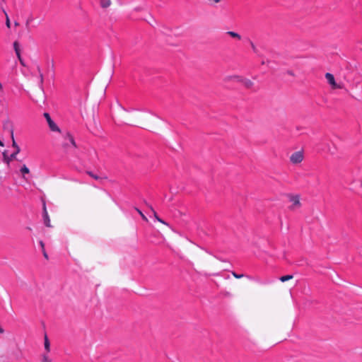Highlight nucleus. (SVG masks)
I'll list each match as a JSON object with an SVG mask.
<instances>
[{"instance_id":"1","label":"nucleus","mask_w":362,"mask_h":362,"mask_svg":"<svg viewBox=\"0 0 362 362\" xmlns=\"http://www.w3.org/2000/svg\"><path fill=\"white\" fill-rule=\"evenodd\" d=\"M11 139H12V146L13 148H15L16 151L12 154H11L10 156H8L6 151H5L3 153V160L4 163H7L8 165L10 163V162L12 160L16 159V155L21 151L20 147L18 146V144L15 141L14 136H13V132L12 129L11 130Z\"/></svg>"},{"instance_id":"2","label":"nucleus","mask_w":362,"mask_h":362,"mask_svg":"<svg viewBox=\"0 0 362 362\" xmlns=\"http://www.w3.org/2000/svg\"><path fill=\"white\" fill-rule=\"evenodd\" d=\"M325 76V78L327 79L328 83L331 86L332 89L343 88V85L338 84L336 83L333 74H332L330 73H326Z\"/></svg>"},{"instance_id":"3","label":"nucleus","mask_w":362,"mask_h":362,"mask_svg":"<svg viewBox=\"0 0 362 362\" xmlns=\"http://www.w3.org/2000/svg\"><path fill=\"white\" fill-rule=\"evenodd\" d=\"M304 158L303 151H296L290 157V161L293 164H298L303 161Z\"/></svg>"},{"instance_id":"4","label":"nucleus","mask_w":362,"mask_h":362,"mask_svg":"<svg viewBox=\"0 0 362 362\" xmlns=\"http://www.w3.org/2000/svg\"><path fill=\"white\" fill-rule=\"evenodd\" d=\"M44 117H45V119H46V120H47V122L48 123L49 127L51 131H52V132H60L59 128L55 124V122L51 119V117H50L49 113L45 112L44 113Z\"/></svg>"},{"instance_id":"5","label":"nucleus","mask_w":362,"mask_h":362,"mask_svg":"<svg viewBox=\"0 0 362 362\" xmlns=\"http://www.w3.org/2000/svg\"><path fill=\"white\" fill-rule=\"evenodd\" d=\"M289 200L293 203V204L290 207L291 210H295L296 209H298L301 206V204L300 202V197L298 195H290Z\"/></svg>"},{"instance_id":"6","label":"nucleus","mask_w":362,"mask_h":362,"mask_svg":"<svg viewBox=\"0 0 362 362\" xmlns=\"http://www.w3.org/2000/svg\"><path fill=\"white\" fill-rule=\"evenodd\" d=\"M13 48H14L15 52H16V55L18 57V59H19L21 64L23 66H25L24 62H23V59H21V50H20V47H19V43L17 41L14 42V43H13Z\"/></svg>"},{"instance_id":"7","label":"nucleus","mask_w":362,"mask_h":362,"mask_svg":"<svg viewBox=\"0 0 362 362\" xmlns=\"http://www.w3.org/2000/svg\"><path fill=\"white\" fill-rule=\"evenodd\" d=\"M242 76L238 75L227 76L223 78V81L226 83L234 81L240 83Z\"/></svg>"},{"instance_id":"8","label":"nucleus","mask_w":362,"mask_h":362,"mask_svg":"<svg viewBox=\"0 0 362 362\" xmlns=\"http://www.w3.org/2000/svg\"><path fill=\"white\" fill-rule=\"evenodd\" d=\"M43 219L45 225L47 227H51L50 220L46 209L45 204L43 205Z\"/></svg>"},{"instance_id":"9","label":"nucleus","mask_w":362,"mask_h":362,"mask_svg":"<svg viewBox=\"0 0 362 362\" xmlns=\"http://www.w3.org/2000/svg\"><path fill=\"white\" fill-rule=\"evenodd\" d=\"M240 83H241L247 88H251L254 84L251 80L243 77L241 78Z\"/></svg>"},{"instance_id":"10","label":"nucleus","mask_w":362,"mask_h":362,"mask_svg":"<svg viewBox=\"0 0 362 362\" xmlns=\"http://www.w3.org/2000/svg\"><path fill=\"white\" fill-rule=\"evenodd\" d=\"M64 138L65 139H68L74 147H77V145L74 141V137L69 132L66 133Z\"/></svg>"},{"instance_id":"11","label":"nucleus","mask_w":362,"mask_h":362,"mask_svg":"<svg viewBox=\"0 0 362 362\" xmlns=\"http://www.w3.org/2000/svg\"><path fill=\"white\" fill-rule=\"evenodd\" d=\"M100 4L102 8H106L110 6L111 1L110 0H100Z\"/></svg>"},{"instance_id":"12","label":"nucleus","mask_w":362,"mask_h":362,"mask_svg":"<svg viewBox=\"0 0 362 362\" xmlns=\"http://www.w3.org/2000/svg\"><path fill=\"white\" fill-rule=\"evenodd\" d=\"M44 345H45V349L47 351V352H49L50 351V343H49L48 337H47V336L46 334L45 336V343H44Z\"/></svg>"},{"instance_id":"13","label":"nucleus","mask_w":362,"mask_h":362,"mask_svg":"<svg viewBox=\"0 0 362 362\" xmlns=\"http://www.w3.org/2000/svg\"><path fill=\"white\" fill-rule=\"evenodd\" d=\"M227 35H230V37H233V38H235V39H238V40H240L241 39V36L237 33H235L233 31H228L226 33Z\"/></svg>"},{"instance_id":"14","label":"nucleus","mask_w":362,"mask_h":362,"mask_svg":"<svg viewBox=\"0 0 362 362\" xmlns=\"http://www.w3.org/2000/svg\"><path fill=\"white\" fill-rule=\"evenodd\" d=\"M37 70L39 74L40 85H42L43 81H44V77H43V74L41 71L40 67L39 66H37Z\"/></svg>"},{"instance_id":"15","label":"nucleus","mask_w":362,"mask_h":362,"mask_svg":"<svg viewBox=\"0 0 362 362\" xmlns=\"http://www.w3.org/2000/svg\"><path fill=\"white\" fill-rule=\"evenodd\" d=\"M21 173L23 174V178L25 179V174H28L30 173V170L29 169L26 167L25 165H23V167L21 168Z\"/></svg>"},{"instance_id":"16","label":"nucleus","mask_w":362,"mask_h":362,"mask_svg":"<svg viewBox=\"0 0 362 362\" xmlns=\"http://www.w3.org/2000/svg\"><path fill=\"white\" fill-rule=\"evenodd\" d=\"M86 173L87 175H88L89 176H90L91 177H93V179H95L96 180H98L101 179L100 177H99L97 175L94 174L92 171L87 170Z\"/></svg>"},{"instance_id":"17","label":"nucleus","mask_w":362,"mask_h":362,"mask_svg":"<svg viewBox=\"0 0 362 362\" xmlns=\"http://www.w3.org/2000/svg\"><path fill=\"white\" fill-rule=\"evenodd\" d=\"M291 279H293V275H286V276H282L281 277H280V280L282 282L288 281V280H290Z\"/></svg>"},{"instance_id":"18","label":"nucleus","mask_w":362,"mask_h":362,"mask_svg":"<svg viewBox=\"0 0 362 362\" xmlns=\"http://www.w3.org/2000/svg\"><path fill=\"white\" fill-rule=\"evenodd\" d=\"M136 211L140 214L142 219L145 221H148V218L146 217V216L137 208H135Z\"/></svg>"},{"instance_id":"19","label":"nucleus","mask_w":362,"mask_h":362,"mask_svg":"<svg viewBox=\"0 0 362 362\" xmlns=\"http://www.w3.org/2000/svg\"><path fill=\"white\" fill-rule=\"evenodd\" d=\"M42 362H51V359L48 357L47 354H44Z\"/></svg>"},{"instance_id":"20","label":"nucleus","mask_w":362,"mask_h":362,"mask_svg":"<svg viewBox=\"0 0 362 362\" xmlns=\"http://www.w3.org/2000/svg\"><path fill=\"white\" fill-rule=\"evenodd\" d=\"M232 274L235 278L240 279L244 276V274H238L235 272H232Z\"/></svg>"},{"instance_id":"21","label":"nucleus","mask_w":362,"mask_h":362,"mask_svg":"<svg viewBox=\"0 0 362 362\" xmlns=\"http://www.w3.org/2000/svg\"><path fill=\"white\" fill-rule=\"evenodd\" d=\"M5 14H6V25L8 28H10L11 27V22H10V20L8 18V16H7L6 13L4 11Z\"/></svg>"},{"instance_id":"22","label":"nucleus","mask_w":362,"mask_h":362,"mask_svg":"<svg viewBox=\"0 0 362 362\" xmlns=\"http://www.w3.org/2000/svg\"><path fill=\"white\" fill-rule=\"evenodd\" d=\"M150 209H151V211L153 213V216H154L156 220H158L159 218V217H158L157 213L155 211V210L151 206H150Z\"/></svg>"},{"instance_id":"23","label":"nucleus","mask_w":362,"mask_h":362,"mask_svg":"<svg viewBox=\"0 0 362 362\" xmlns=\"http://www.w3.org/2000/svg\"><path fill=\"white\" fill-rule=\"evenodd\" d=\"M250 45H251V47H252V50L256 52H257V48L255 47V45H254V43L252 42H250Z\"/></svg>"},{"instance_id":"24","label":"nucleus","mask_w":362,"mask_h":362,"mask_svg":"<svg viewBox=\"0 0 362 362\" xmlns=\"http://www.w3.org/2000/svg\"><path fill=\"white\" fill-rule=\"evenodd\" d=\"M42 251L43 256L45 257V259H48V255H47V252H46L45 250V249H43Z\"/></svg>"},{"instance_id":"25","label":"nucleus","mask_w":362,"mask_h":362,"mask_svg":"<svg viewBox=\"0 0 362 362\" xmlns=\"http://www.w3.org/2000/svg\"><path fill=\"white\" fill-rule=\"evenodd\" d=\"M286 73H287L288 75H290V76H295V74H294L293 71H291V70H288V71H286Z\"/></svg>"},{"instance_id":"26","label":"nucleus","mask_w":362,"mask_h":362,"mask_svg":"<svg viewBox=\"0 0 362 362\" xmlns=\"http://www.w3.org/2000/svg\"><path fill=\"white\" fill-rule=\"evenodd\" d=\"M40 243V247H41V248H42V250L43 249H45V244H44V243L41 240V241H40V243Z\"/></svg>"},{"instance_id":"27","label":"nucleus","mask_w":362,"mask_h":362,"mask_svg":"<svg viewBox=\"0 0 362 362\" xmlns=\"http://www.w3.org/2000/svg\"><path fill=\"white\" fill-rule=\"evenodd\" d=\"M158 221L159 222L162 223H164V224L168 225V223H165L163 220H162V219H161V218H160L158 219Z\"/></svg>"},{"instance_id":"28","label":"nucleus","mask_w":362,"mask_h":362,"mask_svg":"<svg viewBox=\"0 0 362 362\" xmlns=\"http://www.w3.org/2000/svg\"><path fill=\"white\" fill-rule=\"evenodd\" d=\"M4 332V329L0 326V334H3Z\"/></svg>"},{"instance_id":"29","label":"nucleus","mask_w":362,"mask_h":362,"mask_svg":"<svg viewBox=\"0 0 362 362\" xmlns=\"http://www.w3.org/2000/svg\"><path fill=\"white\" fill-rule=\"evenodd\" d=\"M63 146H64V148H66L68 146V144H64Z\"/></svg>"},{"instance_id":"30","label":"nucleus","mask_w":362,"mask_h":362,"mask_svg":"<svg viewBox=\"0 0 362 362\" xmlns=\"http://www.w3.org/2000/svg\"><path fill=\"white\" fill-rule=\"evenodd\" d=\"M0 146H4L3 142H2V141H0Z\"/></svg>"},{"instance_id":"31","label":"nucleus","mask_w":362,"mask_h":362,"mask_svg":"<svg viewBox=\"0 0 362 362\" xmlns=\"http://www.w3.org/2000/svg\"><path fill=\"white\" fill-rule=\"evenodd\" d=\"M15 25H16V26H18V25H19V23H17V22H15Z\"/></svg>"},{"instance_id":"32","label":"nucleus","mask_w":362,"mask_h":362,"mask_svg":"<svg viewBox=\"0 0 362 362\" xmlns=\"http://www.w3.org/2000/svg\"><path fill=\"white\" fill-rule=\"evenodd\" d=\"M30 20L27 21L26 25H28L29 24Z\"/></svg>"}]
</instances>
